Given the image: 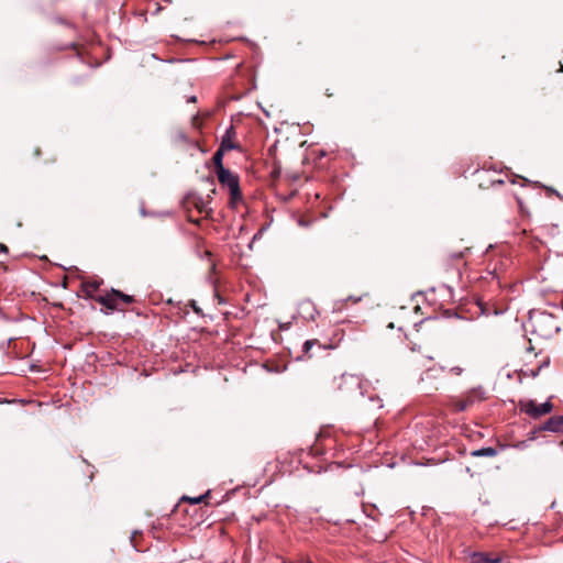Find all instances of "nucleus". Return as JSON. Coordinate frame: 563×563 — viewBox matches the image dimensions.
Listing matches in <instances>:
<instances>
[{
	"label": "nucleus",
	"mask_w": 563,
	"mask_h": 563,
	"mask_svg": "<svg viewBox=\"0 0 563 563\" xmlns=\"http://www.w3.org/2000/svg\"><path fill=\"white\" fill-rule=\"evenodd\" d=\"M361 299H362L361 297H353V296H350L347 298V300L352 301L353 303H356V302L361 301Z\"/></svg>",
	"instance_id": "obj_18"
},
{
	"label": "nucleus",
	"mask_w": 563,
	"mask_h": 563,
	"mask_svg": "<svg viewBox=\"0 0 563 563\" xmlns=\"http://www.w3.org/2000/svg\"><path fill=\"white\" fill-rule=\"evenodd\" d=\"M101 284V279L85 280L81 284V291L85 294L87 298L96 300L97 296H95L93 294L99 289Z\"/></svg>",
	"instance_id": "obj_8"
},
{
	"label": "nucleus",
	"mask_w": 563,
	"mask_h": 563,
	"mask_svg": "<svg viewBox=\"0 0 563 563\" xmlns=\"http://www.w3.org/2000/svg\"><path fill=\"white\" fill-rule=\"evenodd\" d=\"M519 408L532 419H539L542 416L550 413L553 410V404L548 400L543 404H538L536 400H520Z\"/></svg>",
	"instance_id": "obj_3"
},
{
	"label": "nucleus",
	"mask_w": 563,
	"mask_h": 563,
	"mask_svg": "<svg viewBox=\"0 0 563 563\" xmlns=\"http://www.w3.org/2000/svg\"><path fill=\"white\" fill-rule=\"evenodd\" d=\"M468 563H500V556L494 553L476 552L471 555Z\"/></svg>",
	"instance_id": "obj_6"
},
{
	"label": "nucleus",
	"mask_w": 563,
	"mask_h": 563,
	"mask_svg": "<svg viewBox=\"0 0 563 563\" xmlns=\"http://www.w3.org/2000/svg\"><path fill=\"white\" fill-rule=\"evenodd\" d=\"M471 455L475 456V457H483V456H485V457H494V456L497 455V450L495 448H492V446L483 448V449H479V450L472 451Z\"/></svg>",
	"instance_id": "obj_9"
},
{
	"label": "nucleus",
	"mask_w": 563,
	"mask_h": 563,
	"mask_svg": "<svg viewBox=\"0 0 563 563\" xmlns=\"http://www.w3.org/2000/svg\"><path fill=\"white\" fill-rule=\"evenodd\" d=\"M463 398L467 402L470 407H472L475 402L482 401L485 399V391L482 387H474L467 390Z\"/></svg>",
	"instance_id": "obj_7"
},
{
	"label": "nucleus",
	"mask_w": 563,
	"mask_h": 563,
	"mask_svg": "<svg viewBox=\"0 0 563 563\" xmlns=\"http://www.w3.org/2000/svg\"><path fill=\"white\" fill-rule=\"evenodd\" d=\"M223 155H224V152L220 148H218L216 151V153L213 154L212 162H213L216 172L220 170L221 167H223V164H222Z\"/></svg>",
	"instance_id": "obj_13"
},
{
	"label": "nucleus",
	"mask_w": 563,
	"mask_h": 563,
	"mask_svg": "<svg viewBox=\"0 0 563 563\" xmlns=\"http://www.w3.org/2000/svg\"><path fill=\"white\" fill-rule=\"evenodd\" d=\"M0 252L8 253L9 252L8 246L3 243H0Z\"/></svg>",
	"instance_id": "obj_19"
},
{
	"label": "nucleus",
	"mask_w": 563,
	"mask_h": 563,
	"mask_svg": "<svg viewBox=\"0 0 563 563\" xmlns=\"http://www.w3.org/2000/svg\"><path fill=\"white\" fill-rule=\"evenodd\" d=\"M216 174L219 183L229 188L231 203L240 201L242 195L239 185V177L224 167H221V169L217 170Z\"/></svg>",
	"instance_id": "obj_2"
},
{
	"label": "nucleus",
	"mask_w": 563,
	"mask_h": 563,
	"mask_svg": "<svg viewBox=\"0 0 563 563\" xmlns=\"http://www.w3.org/2000/svg\"><path fill=\"white\" fill-rule=\"evenodd\" d=\"M450 404H451L454 412H462L470 408V406L467 405V402L465 401V399L463 397L452 398Z\"/></svg>",
	"instance_id": "obj_10"
},
{
	"label": "nucleus",
	"mask_w": 563,
	"mask_h": 563,
	"mask_svg": "<svg viewBox=\"0 0 563 563\" xmlns=\"http://www.w3.org/2000/svg\"><path fill=\"white\" fill-rule=\"evenodd\" d=\"M194 125L195 126H199L200 125V119L199 118H194Z\"/></svg>",
	"instance_id": "obj_20"
},
{
	"label": "nucleus",
	"mask_w": 563,
	"mask_h": 563,
	"mask_svg": "<svg viewBox=\"0 0 563 563\" xmlns=\"http://www.w3.org/2000/svg\"><path fill=\"white\" fill-rule=\"evenodd\" d=\"M444 371V367H430L428 368L421 376L420 383L423 384V389L428 393L437 391L439 389L438 385L430 384L431 379H438L440 374Z\"/></svg>",
	"instance_id": "obj_5"
},
{
	"label": "nucleus",
	"mask_w": 563,
	"mask_h": 563,
	"mask_svg": "<svg viewBox=\"0 0 563 563\" xmlns=\"http://www.w3.org/2000/svg\"><path fill=\"white\" fill-rule=\"evenodd\" d=\"M451 257H452L453 260H461V258L463 257V253H462V252L453 253V254L451 255Z\"/></svg>",
	"instance_id": "obj_17"
},
{
	"label": "nucleus",
	"mask_w": 563,
	"mask_h": 563,
	"mask_svg": "<svg viewBox=\"0 0 563 563\" xmlns=\"http://www.w3.org/2000/svg\"><path fill=\"white\" fill-rule=\"evenodd\" d=\"M231 131L232 128L227 132L225 136L222 139L221 144L219 146V148L222 150L223 152L233 150L236 146L231 140Z\"/></svg>",
	"instance_id": "obj_11"
},
{
	"label": "nucleus",
	"mask_w": 563,
	"mask_h": 563,
	"mask_svg": "<svg viewBox=\"0 0 563 563\" xmlns=\"http://www.w3.org/2000/svg\"><path fill=\"white\" fill-rule=\"evenodd\" d=\"M545 431L553 433H563V416L551 417L544 423L536 427L532 433L537 435Z\"/></svg>",
	"instance_id": "obj_4"
},
{
	"label": "nucleus",
	"mask_w": 563,
	"mask_h": 563,
	"mask_svg": "<svg viewBox=\"0 0 563 563\" xmlns=\"http://www.w3.org/2000/svg\"><path fill=\"white\" fill-rule=\"evenodd\" d=\"M68 47L73 48V49H77L78 45L76 43H71Z\"/></svg>",
	"instance_id": "obj_22"
},
{
	"label": "nucleus",
	"mask_w": 563,
	"mask_h": 563,
	"mask_svg": "<svg viewBox=\"0 0 563 563\" xmlns=\"http://www.w3.org/2000/svg\"><path fill=\"white\" fill-rule=\"evenodd\" d=\"M560 71H563V65H562V64H561V66H560Z\"/></svg>",
	"instance_id": "obj_24"
},
{
	"label": "nucleus",
	"mask_w": 563,
	"mask_h": 563,
	"mask_svg": "<svg viewBox=\"0 0 563 563\" xmlns=\"http://www.w3.org/2000/svg\"><path fill=\"white\" fill-rule=\"evenodd\" d=\"M96 301L110 310L123 311L126 306L135 302V298L112 288L104 295L97 296Z\"/></svg>",
	"instance_id": "obj_1"
},
{
	"label": "nucleus",
	"mask_w": 563,
	"mask_h": 563,
	"mask_svg": "<svg viewBox=\"0 0 563 563\" xmlns=\"http://www.w3.org/2000/svg\"><path fill=\"white\" fill-rule=\"evenodd\" d=\"M136 532H134L132 536H134V541L137 540Z\"/></svg>",
	"instance_id": "obj_23"
},
{
	"label": "nucleus",
	"mask_w": 563,
	"mask_h": 563,
	"mask_svg": "<svg viewBox=\"0 0 563 563\" xmlns=\"http://www.w3.org/2000/svg\"><path fill=\"white\" fill-rule=\"evenodd\" d=\"M463 368L461 366H453L451 367L450 372L453 374V375H456V376H460L462 375L463 373Z\"/></svg>",
	"instance_id": "obj_16"
},
{
	"label": "nucleus",
	"mask_w": 563,
	"mask_h": 563,
	"mask_svg": "<svg viewBox=\"0 0 563 563\" xmlns=\"http://www.w3.org/2000/svg\"><path fill=\"white\" fill-rule=\"evenodd\" d=\"M210 496V492H207L205 495H201L197 498H190V497H186L184 496L180 500L181 501H189L191 504H200V503H205L206 499Z\"/></svg>",
	"instance_id": "obj_14"
},
{
	"label": "nucleus",
	"mask_w": 563,
	"mask_h": 563,
	"mask_svg": "<svg viewBox=\"0 0 563 563\" xmlns=\"http://www.w3.org/2000/svg\"><path fill=\"white\" fill-rule=\"evenodd\" d=\"M131 543H132L133 548L137 549V544L134 541V536L131 537Z\"/></svg>",
	"instance_id": "obj_21"
},
{
	"label": "nucleus",
	"mask_w": 563,
	"mask_h": 563,
	"mask_svg": "<svg viewBox=\"0 0 563 563\" xmlns=\"http://www.w3.org/2000/svg\"><path fill=\"white\" fill-rule=\"evenodd\" d=\"M194 205L200 213L208 212L207 203L202 199L199 198V199L195 200Z\"/></svg>",
	"instance_id": "obj_15"
},
{
	"label": "nucleus",
	"mask_w": 563,
	"mask_h": 563,
	"mask_svg": "<svg viewBox=\"0 0 563 563\" xmlns=\"http://www.w3.org/2000/svg\"><path fill=\"white\" fill-rule=\"evenodd\" d=\"M314 345H317V346H319V347H323V346L321 345V343L319 342V340H317V339H313V340H307V341L303 343L302 352H303V354H305L308 358H310V357H311V355H310V351H311V349H312Z\"/></svg>",
	"instance_id": "obj_12"
}]
</instances>
